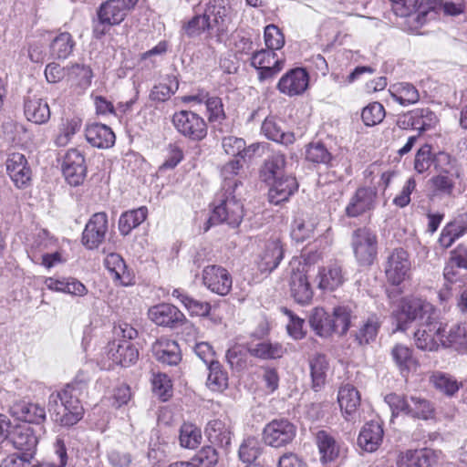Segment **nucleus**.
Masks as SVG:
<instances>
[{
    "label": "nucleus",
    "mask_w": 467,
    "mask_h": 467,
    "mask_svg": "<svg viewBox=\"0 0 467 467\" xmlns=\"http://www.w3.org/2000/svg\"><path fill=\"white\" fill-rule=\"evenodd\" d=\"M261 130L267 139L284 145H290L295 141L294 133L285 132L274 119H265Z\"/></svg>",
    "instance_id": "09e8293b"
},
{
    "label": "nucleus",
    "mask_w": 467,
    "mask_h": 467,
    "mask_svg": "<svg viewBox=\"0 0 467 467\" xmlns=\"http://www.w3.org/2000/svg\"><path fill=\"white\" fill-rule=\"evenodd\" d=\"M309 324L317 335L327 337L334 333L335 324L323 307H316L309 316Z\"/></svg>",
    "instance_id": "58836bf2"
},
{
    "label": "nucleus",
    "mask_w": 467,
    "mask_h": 467,
    "mask_svg": "<svg viewBox=\"0 0 467 467\" xmlns=\"http://www.w3.org/2000/svg\"><path fill=\"white\" fill-rule=\"evenodd\" d=\"M104 265L115 282L124 286L134 283L133 272L128 268L125 261L119 254H109L104 260Z\"/></svg>",
    "instance_id": "393cba45"
},
{
    "label": "nucleus",
    "mask_w": 467,
    "mask_h": 467,
    "mask_svg": "<svg viewBox=\"0 0 467 467\" xmlns=\"http://www.w3.org/2000/svg\"><path fill=\"white\" fill-rule=\"evenodd\" d=\"M92 77V70L88 66L76 64L68 67V80L82 88H87L90 85Z\"/></svg>",
    "instance_id": "e2e57ef3"
},
{
    "label": "nucleus",
    "mask_w": 467,
    "mask_h": 467,
    "mask_svg": "<svg viewBox=\"0 0 467 467\" xmlns=\"http://www.w3.org/2000/svg\"><path fill=\"white\" fill-rule=\"evenodd\" d=\"M438 118L430 109H415L399 119V124L404 129L410 127L420 132L429 130L436 126Z\"/></svg>",
    "instance_id": "aec40b11"
},
{
    "label": "nucleus",
    "mask_w": 467,
    "mask_h": 467,
    "mask_svg": "<svg viewBox=\"0 0 467 467\" xmlns=\"http://www.w3.org/2000/svg\"><path fill=\"white\" fill-rule=\"evenodd\" d=\"M312 388L318 391L326 383L328 362L325 355L317 354L309 361Z\"/></svg>",
    "instance_id": "c03bdc74"
},
{
    "label": "nucleus",
    "mask_w": 467,
    "mask_h": 467,
    "mask_svg": "<svg viewBox=\"0 0 467 467\" xmlns=\"http://www.w3.org/2000/svg\"><path fill=\"white\" fill-rule=\"evenodd\" d=\"M265 42L268 49L279 50L285 45V36L275 25H268L265 27Z\"/></svg>",
    "instance_id": "0e129e2a"
},
{
    "label": "nucleus",
    "mask_w": 467,
    "mask_h": 467,
    "mask_svg": "<svg viewBox=\"0 0 467 467\" xmlns=\"http://www.w3.org/2000/svg\"><path fill=\"white\" fill-rule=\"evenodd\" d=\"M249 353L262 359H274L281 358L285 353V348L276 342L263 341L248 348Z\"/></svg>",
    "instance_id": "8fccbe9b"
},
{
    "label": "nucleus",
    "mask_w": 467,
    "mask_h": 467,
    "mask_svg": "<svg viewBox=\"0 0 467 467\" xmlns=\"http://www.w3.org/2000/svg\"><path fill=\"white\" fill-rule=\"evenodd\" d=\"M354 307V305L351 303L342 304L334 307L332 314V320L335 324L333 327L334 333L343 336L348 332Z\"/></svg>",
    "instance_id": "37998d69"
},
{
    "label": "nucleus",
    "mask_w": 467,
    "mask_h": 467,
    "mask_svg": "<svg viewBox=\"0 0 467 467\" xmlns=\"http://www.w3.org/2000/svg\"><path fill=\"white\" fill-rule=\"evenodd\" d=\"M411 260L403 248H395L389 252L384 265L387 280L393 285H399L410 275Z\"/></svg>",
    "instance_id": "20e7f679"
},
{
    "label": "nucleus",
    "mask_w": 467,
    "mask_h": 467,
    "mask_svg": "<svg viewBox=\"0 0 467 467\" xmlns=\"http://www.w3.org/2000/svg\"><path fill=\"white\" fill-rule=\"evenodd\" d=\"M352 246L359 264L369 265L377 255V234L368 228H358L353 233Z\"/></svg>",
    "instance_id": "423d86ee"
},
{
    "label": "nucleus",
    "mask_w": 467,
    "mask_h": 467,
    "mask_svg": "<svg viewBox=\"0 0 467 467\" xmlns=\"http://www.w3.org/2000/svg\"><path fill=\"white\" fill-rule=\"evenodd\" d=\"M75 41L68 32H62L53 38L49 54L55 59H66L73 52Z\"/></svg>",
    "instance_id": "ea45409f"
},
{
    "label": "nucleus",
    "mask_w": 467,
    "mask_h": 467,
    "mask_svg": "<svg viewBox=\"0 0 467 467\" xmlns=\"http://www.w3.org/2000/svg\"><path fill=\"white\" fill-rule=\"evenodd\" d=\"M78 384H67L60 391L54 392L48 399L49 412L55 416V420L63 426H72L78 422L84 413L78 399Z\"/></svg>",
    "instance_id": "f03ea898"
},
{
    "label": "nucleus",
    "mask_w": 467,
    "mask_h": 467,
    "mask_svg": "<svg viewBox=\"0 0 467 467\" xmlns=\"http://www.w3.org/2000/svg\"><path fill=\"white\" fill-rule=\"evenodd\" d=\"M444 347H451L459 352L467 353V324L451 327L445 335Z\"/></svg>",
    "instance_id": "864d4df0"
},
{
    "label": "nucleus",
    "mask_w": 467,
    "mask_h": 467,
    "mask_svg": "<svg viewBox=\"0 0 467 467\" xmlns=\"http://www.w3.org/2000/svg\"><path fill=\"white\" fill-rule=\"evenodd\" d=\"M171 296L178 299L192 316L206 317L210 313L211 305L208 302L196 300L181 289H173Z\"/></svg>",
    "instance_id": "79ce46f5"
},
{
    "label": "nucleus",
    "mask_w": 467,
    "mask_h": 467,
    "mask_svg": "<svg viewBox=\"0 0 467 467\" xmlns=\"http://www.w3.org/2000/svg\"><path fill=\"white\" fill-rule=\"evenodd\" d=\"M337 401L346 420L356 421L359 419L358 409L360 405V394L350 384L339 389Z\"/></svg>",
    "instance_id": "4be33fe9"
},
{
    "label": "nucleus",
    "mask_w": 467,
    "mask_h": 467,
    "mask_svg": "<svg viewBox=\"0 0 467 467\" xmlns=\"http://www.w3.org/2000/svg\"><path fill=\"white\" fill-rule=\"evenodd\" d=\"M44 284L49 290L71 296H84L88 293V288L74 277H47Z\"/></svg>",
    "instance_id": "473e14b6"
},
{
    "label": "nucleus",
    "mask_w": 467,
    "mask_h": 467,
    "mask_svg": "<svg viewBox=\"0 0 467 467\" xmlns=\"http://www.w3.org/2000/svg\"><path fill=\"white\" fill-rule=\"evenodd\" d=\"M127 10L126 0H107L100 5L97 15L102 23L117 26L125 19Z\"/></svg>",
    "instance_id": "c85d7f7f"
},
{
    "label": "nucleus",
    "mask_w": 467,
    "mask_h": 467,
    "mask_svg": "<svg viewBox=\"0 0 467 467\" xmlns=\"http://www.w3.org/2000/svg\"><path fill=\"white\" fill-rule=\"evenodd\" d=\"M383 434V428L379 422H368L359 432L358 444L366 451H375L382 442Z\"/></svg>",
    "instance_id": "c756f323"
},
{
    "label": "nucleus",
    "mask_w": 467,
    "mask_h": 467,
    "mask_svg": "<svg viewBox=\"0 0 467 467\" xmlns=\"http://www.w3.org/2000/svg\"><path fill=\"white\" fill-rule=\"evenodd\" d=\"M10 413L18 420L41 426L46 420V410L44 406L21 400L14 403L10 408Z\"/></svg>",
    "instance_id": "5701e85b"
},
{
    "label": "nucleus",
    "mask_w": 467,
    "mask_h": 467,
    "mask_svg": "<svg viewBox=\"0 0 467 467\" xmlns=\"http://www.w3.org/2000/svg\"><path fill=\"white\" fill-rule=\"evenodd\" d=\"M317 225L316 218L299 214L292 223L291 236L296 242H304L314 235Z\"/></svg>",
    "instance_id": "4c0bfd02"
},
{
    "label": "nucleus",
    "mask_w": 467,
    "mask_h": 467,
    "mask_svg": "<svg viewBox=\"0 0 467 467\" xmlns=\"http://www.w3.org/2000/svg\"><path fill=\"white\" fill-rule=\"evenodd\" d=\"M309 85V75L305 68L296 67L287 71L279 79L276 88L288 97L305 93Z\"/></svg>",
    "instance_id": "f8f14e48"
},
{
    "label": "nucleus",
    "mask_w": 467,
    "mask_h": 467,
    "mask_svg": "<svg viewBox=\"0 0 467 467\" xmlns=\"http://www.w3.org/2000/svg\"><path fill=\"white\" fill-rule=\"evenodd\" d=\"M392 360L402 377L407 378L415 372L419 367L418 359L413 356V350L403 344H396L390 352Z\"/></svg>",
    "instance_id": "bb28decb"
},
{
    "label": "nucleus",
    "mask_w": 467,
    "mask_h": 467,
    "mask_svg": "<svg viewBox=\"0 0 467 467\" xmlns=\"http://www.w3.org/2000/svg\"><path fill=\"white\" fill-rule=\"evenodd\" d=\"M285 157L284 154L276 152L269 156L264 162L260 170V178L267 183L283 177L285 167Z\"/></svg>",
    "instance_id": "f704fd0d"
},
{
    "label": "nucleus",
    "mask_w": 467,
    "mask_h": 467,
    "mask_svg": "<svg viewBox=\"0 0 467 467\" xmlns=\"http://www.w3.org/2000/svg\"><path fill=\"white\" fill-rule=\"evenodd\" d=\"M243 168V163L241 160L234 159L227 163H225L221 168V176L223 180V187L221 191H223L225 188L230 187L234 191H237L238 187L242 185V182L235 179V176L238 175L240 170Z\"/></svg>",
    "instance_id": "5fc2aeb1"
},
{
    "label": "nucleus",
    "mask_w": 467,
    "mask_h": 467,
    "mask_svg": "<svg viewBox=\"0 0 467 467\" xmlns=\"http://www.w3.org/2000/svg\"><path fill=\"white\" fill-rule=\"evenodd\" d=\"M108 357L116 365L129 367L138 360L139 350L130 341L114 340L109 346Z\"/></svg>",
    "instance_id": "b1692460"
},
{
    "label": "nucleus",
    "mask_w": 467,
    "mask_h": 467,
    "mask_svg": "<svg viewBox=\"0 0 467 467\" xmlns=\"http://www.w3.org/2000/svg\"><path fill=\"white\" fill-rule=\"evenodd\" d=\"M284 257V248L279 238L267 240L257 257V267L261 273H271L280 264Z\"/></svg>",
    "instance_id": "4468645a"
},
{
    "label": "nucleus",
    "mask_w": 467,
    "mask_h": 467,
    "mask_svg": "<svg viewBox=\"0 0 467 467\" xmlns=\"http://www.w3.org/2000/svg\"><path fill=\"white\" fill-rule=\"evenodd\" d=\"M147 217V208L140 207L123 213L119 220V230L122 235H128L134 228L142 223Z\"/></svg>",
    "instance_id": "de8ad7c7"
},
{
    "label": "nucleus",
    "mask_w": 467,
    "mask_h": 467,
    "mask_svg": "<svg viewBox=\"0 0 467 467\" xmlns=\"http://www.w3.org/2000/svg\"><path fill=\"white\" fill-rule=\"evenodd\" d=\"M261 453V446L257 439L254 437H248L240 445L239 458L244 462H252L257 459Z\"/></svg>",
    "instance_id": "680f3d73"
},
{
    "label": "nucleus",
    "mask_w": 467,
    "mask_h": 467,
    "mask_svg": "<svg viewBox=\"0 0 467 467\" xmlns=\"http://www.w3.org/2000/svg\"><path fill=\"white\" fill-rule=\"evenodd\" d=\"M205 434L214 446L226 448L231 443L230 428L221 420H210L206 425Z\"/></svg>",
    "instance_id": "72a5a7b5"
},
{
    "label": "nucleus",
    "mask_w": 467,
    "mask_h": 467,
    "mask_svg": "<svg viewBox=\"0 0 467 467\" xmlns=\"http://www.w3.org/2000/svg\"><path fill=\"white\" fill-rule=\"evenodd\" d=\"M202 431L195 424L184 422L180 428L179 441L181 447L194 450L202 443Z\"/></svg>",
    "instance_id": "3c124183"
},
{
    "label": "nucleus",
    "mask_w": 467,
    "mask_h": 467,
    "mask_svg": "<svg viewBox=\"0 0 467 467\" xmlns=\"http://www.w3.org/2000/svg\"><path fill=\"white\" fill-rule=\"evenodd\" d=\"M317 443L323 462H330L338 456L339 447L334 437L327 431H319L317 433Z\"/></svg>",
    "instance_id": "a18cd8bd"
},
{
    "label": "nucleus",
    "mask_w": 467,
    "mask_h": 467,
    "mask_svg": "<svg viewBox=\"0 0 467 467\" xmlns=\"http://www.w3.org/2000/svg\"><path fill=\"white\" fill-rule=\"evenodd\" d=\"M82 120L78 117L62 119L58 127V133L54 140L57 147L67 146L73 136L80 130Z\"/></svg>",
    "instance_id": "a19ab883"
},
{
    "label": "nucleus",
    "mask_w": 467,
    "mask_h": 467,
    "mask_svg": "<svg viewBox=\"0 0 467 467\" xmlns=\"http://www.w3.org/2000/svg\"><path fill=\"white\" fill-rule=\"evenodd\" d=\"M379 328V321L376 316L369 317L355 333V339L363 346L375 340Z\"/></svg>",
    "instance_id": "4d7b16f0"
},
{
    "label": "nucleus",
    "mask_w": 467,
    "mask_h": 467,
    "mask_svg": "<svg viewBox=\"0 0 467 467\" xmlns=\"http://www.w3.org/2000/svg\"><path fill=\"white\" fill-rule=\"evenodd\" d=\"M385 109L379 102H372L366 106L361 113L364 124L373 127L379 124L385 118Z\"/></svg>",
    "instance_id": "052dcab7"
},
{
    "label": "nucleus",
    "mask_w": 467,
    "mask_h": 467,
    "mask_svg": "<svg viewBox=\"0 0 467 467\" xmlns=\"http://www.w3.org/2000/svg\"><path fill=\"white\" fill-rule=\"evenodd\" d=\"M43 432L42 426L17 425L9 432L8 441L15 449L22 453L30 452L31 458H33Z\"/></svg>",
    "instance_id": "1a4fd4ad"
},
{
    "label": "nucleus",
    "mask_w": 467,
    "mask_h": 467,
    "mask_svg": "<svg viewBox=\"0 0 467 467\" xmlns=\"http://www.w3.org/2000/svg\"><path fill=\"white\" fill-rule=\"evenodd\" d=\"M175 129L184 137L192 140H202L207 135V124L198 114L182 110L172 117Z\"/></svg>",
    "instance_id": "6e6552de"
},
{
    "label": "nucleus",
    "mask_w": 467,
    "mask_h": 467,
    "mask_svg": "<svg viewBox=\"0 0 467 467\" xmlns=\"http://www.w3.org/2000/svg\"><path fill=\"white\" fill-rule=\"evenodd\" d=\"M198 464V467H213L218 462V453L213 446L203 447L192 459Z\"/></svg>",
    "instance_id": "774afa93"
},
{
    "label": "nucleus",
    "mask_w": 467,
    "mask_h": 467,
    "mask_svg": "<svg viewBox=\"0 0 467 467\" xmlns=\"http://www.w3.org/2000/svg\"><path fill=\"white\" fill-rule=\"evenodd\" d=\"M397 329L405 331L408 324L418 320L420 327L414 333L416 347L423 351H436L444 347L445 326L437 319L431 304L420 298H403L393 312Z\"/></svg>",
    "instance_id": "f257e3e1"
},
{
    "label": "nucleus",
    "mask_w": 467,
    "mask_h": 467,
    "mask_svg": "<svg viewBox=\"0 0 467 467\" xmlns=\"http://www.w3.org/2000/svg\"><path fill=\"white\" fill-rule=\"evenodd\" d=\"M85 136L88 143L99 149H108L115 143V134L112 130L104 124L92 123L87 126Z\"/></svg>",
    "instance_id": "cd10ccee"
},
{
    "label": "nucleus",
    "mask_w": 467,
    "mask_h": 467,
    "mask_svg": "<svg viewBox=\"0 0 467 467\" xmlns=\"http://www.w3.org/2000/svg\"><path fill=\"white\" fill-rule=\"evenodd\" d=\"M6 171L17 188L26 187L31 181L32 171L24 154L14 152L6 160Z\"/></svg>",
    "instance_id": "6ab92c4d"
},
{
    "label": "nucleus",
    "mask_w": 467,
    "mask_h": 467,
    "mask_svg": "<svg viewBox=\"0 0 467 467\" xmlns=\"http://www.w3.org/2000/svg\"><path fill=\"white\" fill-rule=\"evenodd\" d=\"M271 183L268 199L271 203L275 205L288 201L298 189V183L294 176L280 177Z\"/></svg>",
    "instance_id": "a878e982"
},
{
    "label": "nucleus",
    "mask_w": 467,
    "mask_h": 467,
    "mask_svg": "<svg viewBox=\"0 0 467 467\" xmlns=\"http://www.w3.org/2000/svg\"><path fill=\"white\" fill-rule=\"evenodd\" d=\"M62 171L70 185L78 186L83 182L87 167L85 158L79 150L73 148L67 150L64 158Z\"/></svg>",
    "instance_id": "2eb2a0df"
},
{
    "label": "nucleus",
    "mask_w": 467,
    "mask_h": 467,
    "mask_svg": "<svg viewBox=\"0 0 467 467\" xmlns=\"http://www.w3.org/2000/svg\"><path fill=\"white\" fill-rule=\"evenodd\" d=\"M152 352L157 360L167 365H177L181 360L179 345L174 340L161 338L152 346Z\"/></svg>",
    "instance_id": "2f4dec72"
},
{
    "label": "nucleus",
    "mask_w": 467,
    "mask_h": 467,
    "mask_svg": "<svg viewBox=\"0 0 467 467\" xmlns=\"http://www.w3.org/2000/svg\"><path fill=\"white\" fill-rule=\"evenodd\" d=\"M439 451L429 448L407 450L398 459L399 467H431L439 460Z\"/></svg>",
    "instance_id": "412c9836"
},
{
    "label": "nucleus",
    "mask_w": 467,
    "mask_h": 467,
    "mask_svg": "<svg viewBox=\"0 0 467 467\" xmlns=\"http://www.w3.org/2000/svg\"><path fill=\"white\" fill-rule=\"evenodd\" d=\"M306 159L312 163L328 165L332 154L323 143L312 142L306 148Z\"/></svg>",
    "instance_id": "bf43d9fd"
},
{
    "label": "nucleus",
    "mask_w": 467,
    "mask_h": 467,
    "mask_svg": "<svg viewBox=\"0 0 467 467\" xmlns=\"http://www.w3.org/2000/svg\"><path fill=\"white\" fill-rule=\"evenodd\" d=\"M211 21L208 20L206 14L193 16L184 26V31L189 36H199L205 30L213 29Z\"/></svg>",
    "instance_id": "69168bd1"
},
{
    "label": "nucleus",
    "mask_w": 467,
    "mask_h": 467,
    "mask_svg": "<svg viewBox=\"0 0 467 467\" xmlns=\"http://www.w3.org/2000/svg\"><path fill=\"white\" fill-rule=\"evenodd\" d=\"M251 65L258 70V78L264 81L274 78L285 66V61L276 57V54L270 49H262L253 54Z\"/></svg>",
    "instance_id": "9d476101"
},
{
    "label": "nucleus",
    "mask_w": 467,
    "mask_h": 467,
    "mask_svg": "<svg viewBox=\"0 0 467 467\" xmlns=\"http://www.w3.org/2000/svg\"><path fill=\"white\" fill-rule=\"evenodd\" d=\"M108 232V215L97 213L91 216L82 234V244L88 249L97 248L105 239Z\"/></svg>",
    "instance_id": "ddd939ff"
},
{
    "label": "nucleus",
    "mask_w": 467,
    "mask_h": 467,
    "mask_svg": "<svg viewBox=\"0 0 467 467\" xmlns=\"http://www.w3.org/2000/svg\"><path fill=\"white\" fill-rule=\"evenodd\" d=\"M317 278L318 287L322 290L333 291L344 282L341 266L333 264L319 270Z\"/></svg>",
    "instance_id": "e433bc0d"
},
{
    "label": "nucleus",
    "mask_w": 467,
    "mask_h": 467,
    "mask_svg": "<svg viewBox=\"0 0 467 467\" xmlns=\"http://www.w3.org/2000/svg\"><path fill=\"white\" fill-rule=\"evenodd\" d=\"M178 88V80L174 77H167L151 88L150 99L153 101L164 102L177 91Z\"/></svg>",
    "instance_id": "6e6d98bb"
},
{
    "label": "nucleus",
    "mask_w": 467,
    "mask_h": 467,
    "mask_svg": "<svg viewBox=\"0 0 467 467\" xmlns=\"http://www.w3.org/2000/svg\"><path fill=\"white\" fill-rule=\"evenodd\" d=\"M202 275L203 285L213 293L226 296L232 289V276L220 265H207L203 268Z\"/></svg>",
    "instance_id": "9b49d317"
},
{
    "label": "nucleus",
    "mask_w": 467,
    "mask_h": 467,
    "mask_svg": "<svg viewBox=\"0 0 467 467\" xmlns=\"http://www.w3.org/2000/svg\"><path fill=\"white\" fill-rule=\"evenodd\" d=\"M205 14L211 21L212 28H216L221 34L227 30L234 16L233 8L224 0L211 1L205 8Z\"/></svg>",
    "instance_id": "f3484780"
},
{
    "label": "nucleus",
    "mask_w": 467,
    "mask_h": 467,
    "mask_svg": "<svg viewBox=\"0 0 467 467\" xmlns=\"http://www.w3.org/2000/svg\"><path fill=\"white\" fill-rule=\"evenodd\" d=\"M149 318L158 326L177 327L186 322V317L175 306L159 304L149 309Z\"/></svg>",
    "instance_id": "dca6fc26"
},
{
    "label": "nucleus",
    "mask_w": 467,
    "mask_h": 467,
    "mask_svg": "<svg viewBox=\"0 0 467 467\" xmlns=\"http://www.w3.org/2000/svg\"><path fill=\"white\" fill-rule=\"evenodd\" d=\"M377 191L370 187L358 188L346 207L348 217H358L375 208Z\"/></svg>",
    "instance_id": "a211bd4d"
},
{
    "label": "nucleus",
    "mask_w": 467,
    "mask_h": 467,
    "mask_svg": "<svg viewBox=\"0 0 467 467\" xmlns=\"http://www.w3.org/2000/svg\"><path fill=\"white\" fill-rule=\"evenodd\" d=\"M306 265L298 258H293L289 263L290 291L295 300L305 305L313 297V291L306 276Z\"/></svg>",
    "instance_id": "39448f33"
},
{
    "label": "nucleus",
    "mask_w": 467,
    "mask_h": 467,
    "mask_svg": "<svg viewBox=\"0 0 467 467\" xmlns=\"http://www.w3.org/2000/svg\"><path fill=\"white\" fill-rule=\"evenodd\" d=\"M244 215V204L241 202L240 193L228 187L216 194L209 223H225L232 227H236L241 223Z\"/></svg>",
    "instance_id": "7ed1b4c3"
},
{
    "label": "nucleus",
    "mask_w": 467,
    "mask_h": 467,
    "mask_svg": "<svg viewBox=\"0 0 467 467\" xmlns=\"http://www.w3.org/2000/svg\"><path fill=\"white\" fill-rule=\"evenodd\" d=\"M296 427L286 419L273 420L263 430V440L268 446L284 447L293 441Z\"/></svg>",
    "instance_id": "0eeeda50"
},
{
    "label": "nucleus",
    "mask_w": 467,
    "mask_h": 467,
    "mask_svg": "<svg viewBox=\"0 0 467 467\" xmlns=\"http://www.w3.org/2000/svg\"><path fill=\"white\" fill-rule=\"evenodd\" d=\"M391 98L403 107L416 104L420 100V93L415 86L408 82H400L389 87Z\"/></svg>",
    "instance_id": "c9c22d12"
},
{
    "label": "nucleus",
    "mask_w": 467,
    "mask_h": 467,
    "mask_svg": "<svg viewBox=\"0 0 467 467\" xmlns=\"http://www.w3.org/2000/svg\"><path fill=\"white\" fill-rule=\"evenodd\" d=\"M432 162L431 147L429 144H424L415 155L414 169L418 173H423L430 169Z\"/></svg>",
    "instance_id": "338daca9"
},
{
    "label": "nucleus",
    "mask_w": 467,
    "mask_h": 467,
    "mask_svg": "<svg viewBox=\"0 0 467 467\" xmlns=\"http://www.w3.org/2000/svg\"><path fill=\"white\" fill-rule=\"evenodd\" d=\"M208 378L207 386L213 391H223L228 386V375L223 370V366L219 361L212 362L207 366Z\"/></svg>",
    "instance_id": "603ef678"
},
{
    "label": "nucleus",
    "mask_w": 467,
    "mask_h": 467,
    "mask_svg": "<svg viewBox=\"0 0 467 467\" xmlns=\"http://www.w3.org/2000/svg\"><path fill=\"white\" fill-rule=\"evenodd\" d=\"M434 409L431 402L420 396H410L409 415L421 420L432 417Z\"/></svg>",
    "instance_id": "13d9d810"
},
{
    "label": "nucleus",
    "mask_w": 467,
    "mask_h": 467,
    "mask_svg": "<svg viewBox=\"0 0 467 467\" xmlns=\"http://www.w3.org/2000/svg\"><path fill=\"white\" fill-rule=\"evenodd\" d=\"M457 177V171L446 169V171H440L437 175L433 176L430 180V182L434 192L437 194L450 196L452 194Z\"/></svg>",
    "instance_id": "49530a36"
},
{
    "label": "nucleus",
    "mask_w": 467,
    "mask_h": 467,
    "mask_svg": "<svg viewBox=\"0 0 467 467\" xmlns=\"http://www.w3.org/2000/svg\"><path fill=\"white\" fill-rule=\"evenodd\" d=\"M24 110L26 119L36 124L47 123L51 116L47 100L36 96H29L26 99Z\"/></svg>",
    "instance_id": "7c9ffc66"
}]
</instances>
